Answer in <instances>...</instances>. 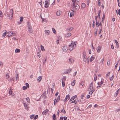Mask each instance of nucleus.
Instances as JSON below:
<instances>
[{
  "label": "nucleus",
  "instance_id": "nucleus-6",
  "mask_svg": "<svg viewBox=\"0 0 120 120\" xmlns=\"http://www.w3.org/2000/svg\"><path fill=\"white\" fill-rule=\"evenodd\" d=\"M45 8H47L48 7V2L47 0H46L45 1Z\"/></svg>",
  "mask_w": 120,
  "mask_h": 120
},
{
  "label": "nucleus",
  "instance_id": "nucleus-21",
  "mask_svg": "<svg viewBox=\"0 0 120 120\" xmlns=\"http://www.w3.org/2000/svg\"><path fill=\"white\" fill-rule=\"evenodd\" d=\"M45 32V34L47 35H49L50 33L49 31L48 30H46Z\"/></svg>",
  "mask_w": 120,
  "mask_h": 120
},
{
  "label": "nucleus",
  "instance_id": "nucleus-50",
  "mask_svg": "<svg viewBox=\"0 0 120 120\" xmlns=\"http://www.w3.org/2000/svg\"><path fill=\"white\" fill-rule=\"evenodd\" d=\"M34 115H31L30 117V118L31 119H33V118H34Z\"/></svg>",
  "mask_w": 120,
  "mask_h": 120
},
{
  "label": "nucleus",
  "instance_id": "nucleus-20",
  "mask_svg": "<svg viewBox=\"0 0 120 120\" xmlns=\"http://www.w3.org/2000/svg\"><path fill=\"white\" fill-rule=\"evenodd\" d=\"M86 6V4L84 3L82 4L81 5V8H84Z\"/></svg>",
  "mask_w": 120,
  "mask_h": 120
},
{
  "label": "nucleus",
  "instance_id": "nucleus-39",
  "mask_svg": "<svg viewBox=\"0 0 120 120\" xmlns=\"http://www.w3.org/2000/svg\"><path fill=\"white\" fill-rule=\"evenodd\" d=\"M47 60V58H46L45 60L43 61V65H44L45 63H46Z\"/></svg>",
  "mask_w": 120,
  "mask_h": 120
},
{
  "label": "nucleus",
  "instance_id": "nucleus-26",
  "mask_svg": "<svg viewBox=\"0 0 120 120\" xmlns=\"http://www.w3.org/2000/svg\"><path fill=\"white\" fill-rule=\"evenodd\" d=\"M41 50L43 51H44L45 50L44 47L42 45H41Z\"/></svg>",
  "mask_w": 120,
  "mask_h": 120
},
{
  "label": "nucleus",
  "instance_id": "nucleus-19",
  "mask_svg": "<svg viewBox=\"0 0 120 120\" xmlns=\"http://www.w3.org/2000/svg\"><path fill=\"white\" fill-rule=\"evenodd\" d=\"M73 61V60L72 59L70 58L69 59L68 62L69 63L71 64L72 63V61Z\"/></svg>",
  "mask_w": 120,
  "mask_h": 120
},
{
  "label": "nucleus",
  "instance_id": "nucleus-40",
  "mask_svg": "<svg viewBox=\"0 0 120 120\" xmlns=\"http://www.w3.org/2000/svg\"><path fill=\"white\" fill-rule=\"evenodd\" d=\"M20 51V50L19 49H16L15 50V52H19Z\"/></svg>",
  "mask_w": 120,
  "mask_h": 120
},
{
  "label": "nucleus",
  "instance_id": "nucleus-36",
  "mask_svg": "<svg viewBox=\"0 0 120 120\" xmlns=\"http://www.w3.org/2000/svg\"><path fill=\"white\" fill-rule=\"evenodd\" d=\"M80 85L82 86L84 85V83L83 82H82L80 84Z\"/></svg>",
  "mask_w": 120,
  "mask_h": 120
},
{
  "label": "nucleus",
  "instance_id": "nucleus-23",
  "mask_svg": "<svg viewBox=\"0 0 120 120\" xmlns=\"http://www.w3.org/2000/svg\"><path fill=\"white\" fill-rule=\"evenodd\" d=\"M66 79V76H64L62 79V81H65Z\"/></svg>",
  "mask_w": 120,
  "mask_h": 120
},
{
  "label": "nucleus",
  "instance_id": "nucleus-61",
  "mask_svg": "<svg viewBox=\"0 0 120 120\" xmlns=\"http://www.w3.org/2000/svg\"><path fill=\"white\" fill-rule=\"evenodd\" d=\"M42 97L44 99H45L46 98V96L45 95H43L42 96Z\"/></svg>",
  "mask_w": 120,
  "mask_h": 120
},
{
  "label": "nucleus",
  "instance_id": "nucleus-62",
  "mask_svg": "<svg viewBox=\"0 0 120 120\" xmlns=\"http://www.w3.org/2000/svg\"><path fill=\"white\" fill-rule=\"evenodd\" d=\"M76 73H77V72L76 71L75 72H74V74H73V76H75L76 75Z\"/></svg>",
  "mask_w": 120,
  "mask_h": 120
},
{
  "label": "nucleus",
  "instance_id": "nucleus-32",
  "mask_svg": "<svg viewBox=\"0 0 120 120\" xmlns=\"http://www.w3.org/2000/svg\"><path fill=\"white\" fill-rule=\"evenodd\" d=\"M75 80H74L71 83V85L72 86H74L75 85Z\"/></svg>",
  "mask_w": 120,
  "mask_h": 120
},
{
  "label": "nucleus",
  "instance_id": "nucleus-49",
  "mask_svg": "<svg viewBox=\"0 0 120 120\" xmlns=\"http://www.w3.org/2000/svg\"><path fill=\"white\" fill-rule=\"evenodd\" d=\"M26 100L28 102H29L30 101V100L29 98H26Z\"/></svg>",
  "mask_w": 120,
  "mask_h": 120
},
{
  "label": "nucleus",
  "instance_id": "nucleus-41",
  "mask_svg": "<svg viewBox=\"0 0 120 120\" xmlns=\"http://www.w3.org/2000/svg\"><path fill=\"white\" fill-rule=\"evenodd\" d=\"M113 77H114V75H112V77H111L110 78V80L111 81H112L113 80Z\"/></svg>",
  "mask_w": 120,
  "mask_h": 120
},
{
  "label": "nucleus",
  "instance_id": "nucleus-14",
  "mask_svg": "<svg viewBox=\"0 0 120 120\" xmlns=\"http://www.w3.org/2000/svg\"><path fill=\"white\" fill-rule=\"evenodd\" d=\"M72 42L73 43V46L74 47V49L75 48V47L76 46L77 42H74L73 41H72Z\"/></svg>",
  "mask_w": 120,
  "mask_h": 120
},
{
  "label": "nucleus",
  "instance_id": "nucleus-54",
  "mask_svg": "<svg viewBox=\"0 0 120 120\" xmlns=\"http://www.w3.org/2000/svg\"><path fill=\"white\" fill-rule=\"evenodd\" d=\"M37 55L38 57H39L41 56V55H40V53L39 52H38L37 53Z\"/></svg>",
  "mask_w": 120,
  "mask_h": 120
},
{
  "label": "nucleus",
  "instance_id": "nucleus-34",
  "mask_svg": "<svg viewBox=\"0 0 120 120\" xmlns=\"http://www.w3.org/2000/svg\"><path fill=\"white\" fill-rule=\"evenodd\" d=\"M61 112H62L64 114L66 113V111L64 108H63L62 110L61 111Z\"/></svg>",
  "mask_w": 120,
  "mask_h": 120
},
{
  "label": "nucleus",
  "instance_id": "nucleus-51",
  "mask_svg": "<svg viewBox=\"0 0 120 120\" xmlns=\"http://www.w3.org/2000/svg\"><path fill=\"white\" fill-rule=\"evenodd\" d=\"M23 21V18L22 17H21L20 18V21L21 22H22Z\"/></svg>",
  "mask_w": 120,
  "mask_h": 120
},
{
  "label": "nucleus",
  "instance_id": "nucleus-55",
  "mask_svg": "<svg viewBox=\"0 0 120 120\" xmlns=\"http://www.w3.org/2000/svg\"><path fill=\"white\" fill-rule=\"evenodd\" d=\"M26 86L28 88L29 87V84H28V83H26Z\"/></svg>",
  "mask_w": 120,
  "mask_h": 120
},
{
  "label": "nucleus",
  "instance_id": "nucleus-13",
  "mask_svg": "<svg viewBox=\"0 0 120 120\" xmlns=\"http://www.w3.org/2000/svg\"><path fill=\"white\" fill-rule=\"evenodd\" d=\"M115 41L116 45V47L117 48H118L119 47L118 43L116 40H115Z\"/></svg>",
  "mask_w": 120,
  "mask_h": 120
},
{
  "label": "nucleus",
  "instance_id": "nucleus-15",
  "mask_svg": "<svg viewBox=\"0 0 120 120\" xmlns=\"http://www.w3.org/2000/svg\"><path fill=\"white\" fill-rule=\"evenodd\" d=\"M74 11H73V10L72 11V12L70 13V17H71L72 16V15H74Z\"/></svg>",
  "mask_w": 120,
  "mask_h": 120
},
{
  "label": "nucleus",
  "instance_id": "nucleus-17",
  "mask_svg": "<svg viewBox=\"0 0 120 120\" xmlns=\"http://www.w3.org/2000/svg\"><path fill=\"white\" fill-rule=\"evenodd\" d=\"M42 79V77L41 76H40L38 78V80L39 82H40L41 80Z\"/></svg>",
  "mask_w": 120,
  "mask_h": 120
},
{
  "label": "nucleus",
  "instance_id": "nucleus-5",
  "mask_svg": "<svg viewBox=\"0 0 120 120\" xmlns=\"http://www.w3.org/2000/svg\"><path fill=\"white\" fill-rule=\"evenodd\" d=\"M28 31L30 33H33V31L32 29V28L31 26H28Z\"/></svg>",
  "mask_w": 120,
  "mask_h": 120
},
{
  "label": "nucleus",
  "instance_id": "nucleus-12",
  "mask_svg": "<svg viewBox=\"0 0 120 120\" xmlns=\"http://www.w3.org/2000/svg\"><path fill=\"white\" fill-rule=\"evenodd\" d=\"M61 12L60 11H57L56 15L57 16H60L61 14Z\"/></svg>",
  "mask_w": 120,
  "mask_h": 120
},
{
  "label": "nucleus",
  "instance_id": "nucleus-60",
  "mask_svg": "<svg viewBox=\"0 0 120 120\" xmlns=\"http://www.w3.org/2000/svg\"><path fill=\"white\" fill-rule=\"evenodd\" d=\"M89 60L90 58L89 57L87 58V59H86V61H87L88 62V63H89Z\"/></svg>",
  "mask_w": 120,
  "mask_h": 120
},
{
  "label": "nucleus",
  "instance_id": "nucleus-48",
  "mask_svg": "<svg viewBox=\"0 0 120 120\" xmlns=\"http://www.w3.org/2000/svg\"><path fill=\"white\" fill-rule=\"evenodd\" d=\"M119 90V89L118 90H117V91L116 92V93L115 95H116V96H117V95H118V94L119 93V92L118 91Z\"/></svg>",
  "mask_w": 120,
  "mask_h": 120
},
{
  "label": "nucleus",
  "instance_id": "nucleus-11",
  "mask_svg": "<svg viewBox=\"0 0 120 120\" xmlns=\"http://www.w3.org/2000/svg\"><path fill=\"white\" fill-rule=\"evenodd\" d=\"M77 96L75 95L73 96L70 99V101H71L75 99V98H76L77 97Z\"/></svg>",
  "mask_w": 120,
  "mask_h": 120
},
{
  "label": "nucleus",
  "instance_id": "nucleus-56",
  "mask_svg": "<svg viewBox=\"0 0 120 120\" xmlns=\"http://www.w3.org/2000/svg\"><path fill=\"white\" fill-rule=\"evenodd\" d=\"M38 115H36L35 116V117H34V119L36 120L38 118Z\"/></svg>",
  "mask_w": 120,
  "mask_h": 120
},
{
  "label": "nucleus",
  "instance_id": "nucleus-29",
  "mask_svg": "<svg viewBox=\"0 0 120 120\" xmlns=\"http://www.w3.org/2000/svg\"><path fill=\"white\" fill-rule=\"evenodd\" d=\"M73 29V27H71L70 28H68L67 29V30L68 31H71Z\"/></svg>",
  "mask_w": 120,
  "mask_h": 120
},
{
  "label": "nucleus",
  "instance_id": "nucleus-28",
  "mask_svg": "<svg viewBox=\"0 0 120 120\" xmlns=\"http://www.w3.org/2000/svg\"><path fill=\"white\" fill-rule=\"evenodd\" d=\"M15 78H11L8 81H9L10 82L11 81H13L14 80Z\"/></svg>",
  "mask_w": 120,
  "mask_h": 120
},
{
  "label": "nucleus",
  "instance_id": "nucleus-33",
  "mask_svg": "<svg viewBox=\"0 0 120 120\" xmlns=\"http://www.w3.org/2000/svg\"><path fill=\"white\" fill-rule=\"evenodd\" d=\"M104 79L102 78L101 79V80L100 82V83L102 85L104 82Z\"/></svg>",
  "mask_w": 120,
  "mask_h": 120
},
{
  "label": "nucleus",
  "instance_id": "nucleus-31",
  "mask_svg": "<svg viewBox=\"0 0 120 120\" xmlns=\"http://www.w3.org/2000/svg\"><path fill=\"white\" fill-rule=\"evenodd\" d=\"M94 57L92 56H91L90 58V62H92L94 60Z\"/></svg>",
  "mask_w": 120,
  "mask_h": 120
},
{
  "label": "nucleus",
  "instance_id": "nucleus-22",
  "mask_svg": "<svg viewBox=\"0 0 120 120\" xmlns=\"http://www.w3.org/2000/svg\"><path fill=\"white\" fill-rule=\"evenodd\" d=\"M53 119V120H56V115L55 114H54L52 116Z\"/></svg>",
  "mask_w": 120,
  "mask_h": 120
},
{
  "label": "nucleus",
  "instance_id": "nucleus-25",
  "mask_svg": "<svg viewBox=\"0 0 120 120\" xmlns=\"http://www.w3.org/2000/svg\"><path fill=\"white\" fill-rule=\"evenodd\" d=\"M72 71V69H69L67 71V74H68L69 73L71 72Z\"/></svg>",
  "mask_w": 120,
  "mask_h": 120
},
{
  "label": "nucleus",
  "instance_id": "nucleus-1",
  "mask_svg": "<svg viewBox=\"0 0 120 120\" xmlns=\"http://www.w3.org/2000/svg\"><path fill=\"white\" fill-rule=\"evenodd\" d=\"M11 11H12L11 12V15L10 16L9 15H8V17H9V18L10 19H12L13 17V10L12 9H11Z\"/></svg>",
  "mask_w": 120,
  "mask_h": 120
},
{
  "label": "nucleus",
  "instance_id": "nucleus-44",
  "mask_svg": "<svg viewBox=\"0 0 120 120\" xmlns=\"http://www.w3.org/2000/svg\"><path fill=\"white\" fill-rule=\"evenodd\" d=\"M6 32L4 33L2 35V36L3 37H5L6 35Z\"/></svg>",
  "mask_w": 120,
  "mask_h": 120
},
{
  "label": "nucleus",
  "instance_id": "nucleus-27",
  "mask_svg": "<svg viewBox=\"0 0 120 120\" xmlns=\"http://www.w3.org/2000/svg\"><path fill=\"white\" fill-rule=\"evenodd\" d=\"M83 56L84 59H85L86 56V53L85 52H84L83 53Z\"/></svg>",
  "mask_w": 120,
  "mask_h": 120
},
{
  "label": "nucleus",
  "instance_id": "nucleus-10",
  "mask_svg": "<svg viewBox=\"0 0 120 120\" xmlns=\"http://www.w3.org/2000/svg\"><path fill=\"white\" fill-rule=\"evenodd\" d=\"M48 112V109H46L43 112L42 114L43 115H45L47 114V113Z\"/></svg>",
  "mask_w": 120,
  "mask_h": 120
},
{
  "label": "nucleus",
  "instance_id": "nucleus-18",
  "mask_svg": "<svg viewBox=\"0 0 120 120\" xmlns=\"http://www.w3.org/2000/svg\"><path fill=\"white\" fill-rule=\"evenodd\" d=\"M79 8V5L78 4L75 5V8L77 10H78Z\"/></svg>",
  "mask_w": 120,
  "mask_h": 120
},
{
  "label": "nucleus",
  "instance_id": "nucleus-53",
  "mask_svg": "<svg viewBox=\"0 0 120 120\" xmlns=\"http://www.w3.org/2000/svg\"><path fill=\"white\" fill-rule=\"evenodd\" d=\"M22 88L23 90H25L27 89V87L26 86H24Z\"/></svg>",
  "mask_w": 120,
  "mask_h": 120
},
{
  "label": "nucleus",
  "instance_id": "nucleus-43",
  "mask_svg": "<svg viewBox=\"0 0 120 120\" xmlns=\"http://www.w3.org/2000/svg\"><path fill=\"white\" fill-rule=\"evenodd\" d=\"M101 1L100 0H98V5L99 6H100L101 5Z\"/></svg>",
  "mask_w": 120,
  "mask_h": 120
},
{
  "label": "nucleus",
  "instance_id": "nucleus-37",
  "mask_svg": "<svg viewBox=\"0 0 120 120\" xmlns=\"http://www.w3.org/2000/svg\"><path fill=\"white\" fill-rule=\"evenodd\" d=\"M98 86H97V88L100 87L102 85L100 83V82H98Z\"/></svg>",
  "mask_w": 120,
  "mask_h": 120
},
{
  "label": "nucleus",
  "instance_id": "nucleus-63",
  "mask_svg": "<svg viewBox=\"0 0 120 120\" xmlns=\"http://www.w3.org/2000/svg\"><path fill=\"white\" fill-rule=\"evenodd\" d=\"M42 0H41V2H39V4L41 5V7L42 6Z\"/></svg>",
  "mask_w": 120,
  "mask_h": 120
},
{
  "label": "nucleus",
  "instance_id": "nucleus-47",
  "mask_svg": "<svg viewBox=\"0 0 120 120\" xmlns=\"http://www.w3.org/2000/svg\"><path fill=\"white\" fill-rule=\"evenodd\" d=\"M52 30L54 34H56V32L55 29L54 28H52Z\"/></svg>",
  "mask_w": 120,
  "mask_h": 120
},
{
  "label": "nucleus",
  "instance_id": "nucleus-59",
  "mask_svg": "<svg viewBox=\"0 0 120 120\" xmlns=\"http://www.w3.org/2000/svg\"><path fill=\"white\" fill-rule=\"evenodd\" d=\"M60 96H59L58 97V98H57L56 100H57L58 101H59V100H60Z\"/></svg>",
  "mask_w": 120,
  "mask_h": 120
},
{
  "label": "nucleus",
  "instance_id": "nucleus-4",
  "mask_svg": "<svg viewBox=\"0 0 120 120\" xmlns=\"http://www.w3.org/2000/svg\"><path fill=\"white\" fill-rule=\"evenodd\" d=\"M63 50L64 52H66L68 50V48L66 46H64L63 48Z\"/></svg>",
  "mask_w": 120,
  "mask_h": 120
},
{
  "label": "nucleus",
  "instance_id": "nucleus-64",
  "mask_svg": "<svg viewBox=\"0 0 120 120\" xmlns=\"http://www.w3.org/2000/svg\"><path fill=\"white\" fill-rule=\"evenodd\" d=\"M60 120H63V117L62 116L60 117Z\"/></svg>",
  "mask_w": 120,
  "mask_h": 120
},
{
  "label": "nucleus",
  "instance_id": "nucleus-58",
  "mask_svg": "<svg viewBox=\"0 0 120 120\" xmlns=\"http://www.w3.org/2000/svg\"><path fill=\"white\" fill-rule=\"evenodd\" d=\"M11 34L12 35V36H16V35L15 33H11Z\"/></svg>",
  "mask_w": 120,
  "mask_h": 120
},
{
  "label": "nucleus",
  "instance_id": "nucleus-24",
  "mask_svg": "<svg viewBox=\"0 0 120 120\" xmlns=\"http://www.w3.org/2000/svg\"><path fill=\"white\" fill-rule=\"evenodd\" d=\"M7 34H8V35H7V36L8 37H10V36H12V35L11 34V32H8L7 33Z\"/></svg>",
  "mask_w": 120,
  "mask_h": 120
},
{
  "label": "nucleus",
  "instance_id": "nucleus-38",
  "mask_svg": "<svg viewBox=\"0 0 120 120\" xmlns=\"http://www.w3.org/2000/svg\"><path fill=\"white\" fill-rule=\"evenodd\" d=\"M93 88V86L92 85H90L89 88V89L90 90H91Z\"/></svg>",
  "mask_w": 120,
  "mask_h": 120
},
{
  "label": "nucleus",
  "instance_id": "nucleus-2",
  "mask_svg": "<svg viewBox=\"0 0 120 120\" xmlns=\"http://www.w3.org/2000/svg\"><path fill=\"white\" fill-rule=\"evenodd\" d=\"M23 103L25 109L27 110H28L29 108L27 104H26L25 102H24V101L23 102Z\"/></svg>",
  "mask_w": 120,
  "mask_h": 120
},
{
  "label": "nucleus",
  "instance_id": "nucleus-9",
  "mask_svg": "<svg viewBox=\"0 0 120 120\" xmlns=\"http://www.w3.org/2000/svg\"><path fill=\"white\" fill-rule=\"evenodd\" d=\"M101 46H98V47H97V50L98 52H100V50L101 49Z\"/></svg>",
  "mask_w": 120,
  "mask_h": 120
},
{
  "label": "nucleus",
  "instance_id": "nucleus-8",
  "mask_svg": "<svg viewBox=\"0 0 120 120\" xmlns=\"http://www.w3.org/2000/svg\"><path fill=\"white\" fill-rule=\"evenodd\" d=\"M96 26L98 25V27L99 26H100L101 27H102V25L101 23L100 22V23H99L98 21V22H96Z\"/></svg>",
  "mask_w": 120,
  "mask_h": 120
},
{
  "label": "nucleus",
  "instance_id": "nucleus-42",
  "mask_svg": "<svg viewBox=\"0 0 120 120\" xmlns=\"http://www.w3.org/2000/svg\"><path fill=\"white\" fill-rule=\"evenodd\" d=\"M62 83L63 87H64L65 86V83L64 81H62Z\"/></svg>",
  "mask_w": 120,
  "mask_h": 120
},
{
  "label": "nucleus",
  "instance_id": "nucleus-45",
  "mask_svg": "<svg viewBox=\"0 0 120 120\" xmlns=\"http://www.w3.org/2000/svg\"><path fill=\"white\" fill-rule=\"evenodd\" d=\"M9 77V74L8 73H7L6 74V78L8 79Z\"/></svg>",
  "mask_w": 120,
  "mask_h": 120
},
{
  "label": "nucleus",
  "instance_id": "nucleus-30",
  "mask_svg": "<svg viewBox=\"0 0 120 120\" xmlns=\"http://www.w3.org/2000/svg\"><path fill=\"white\" fill-rule=\"evenodd\" d=\"M94 90H92L90 91H89V94H92L93 93L94 91Z\"/></svg>",
  "mask_w": 120,
  "mask_h": 120
},
{
  "label": "nucleus",
  "instance_id": "nucleus-52",
  "mask_svg": "<svg viewBox=\"0 0 120 120\" xmlns=\"http://www.w3.org/2000/svg\"><path fill=\"white\" fill-rule=\"evenodd\" d=\"M97 77L95 75V77L94 78V80L95 82L96 80H97Z\"/></svg>",
  "mask_w": 120,
  "mask_h": 120
},
{
  "label": "nucleus",
  "instance_id": "nucleus-46",
  "mask_svg": "<svg viewBox=\"0 0 120 120\" xmlns=\"http://www.w3.org/2000/svg\"><path fill=\"white\" fill-rule=\"evenodd\" d=\"M105 14L104 13L103 14V16L102 19V21H103L104 20V19H105Z\"/></svg>",
  "mask_w": 120,
  "mask_h": 120
},
{
  "label": "nucleus",
  "instance_id": "nucleus-7",
  "mask_svg": "<svg viewBox=\"0 0 120 120\" xmlns=\"http://www.w3.org/2000/svg\"><path fill=\"white\" fill-rule=\"evenodd\" d=\"M70 98V95L69 94L67 95L64 99V101H67V100H69Z\"/></svg>",
  "mask_w": 120,
  "mask_h": 120
},
{
  "label": "nucleus",
  "instance_id": "nucleus-57",
  "mask_svg": "<svg viewBox=\"0 0 120 120\" xmlns=\"http://www.w3.org/2000/svg\"><path fill=\"white\" fill-rule=\"evenodd\" d=\"M71 103H74L75 104H76L77 103V101H76L74 100L73 101H72L71 102Z\"/></svg>",
  "mask_w": 120,
  "mask_h": 120
},
{
  "label": "nucleus",
  "instance_id": "nucleus-35",
  "mask_svg": "<svg viewBox=\"0 0 120 120\" xmlns=\"http://www.w3.org/2000/svg\"><path fill=\"white\" fill-rule=\"evenodd\" d=\"M9 94L11 95H14V94L13 93L12 94V91L11 90H10L9 91Z\"/></svg>",
  "mask_w": 120,
  "mask_h": 120
},
{
  "label": "nucleus",
  "instance_id": "nucleus-3",
  "mask_svg": "<svg viewBox=\"0 0 120 120\" xmlns=\"http://www.w3.org/2000/svg\"><path fill=\"white\" fill-rule=\"evenodd\" d=\"M73 45V44L72 42H71L70 45H69V49L70 50H71L73 49H74Z\"/></svg>",
  "mask_w": 120,
  "mask_h": 120
},
{
  "label": "nucleus",
  "instance_id": "nucleus-16",
  "mask_svg": "<svg viewBox=\"0 0 120 120\" xmlns=\"http://www.w3.org/2000/svg\"><path fill=\"white\" fill-rule=\"evenodd\" d=\"M71 35V33H69L66 34L65 35V37H68Z\"/></svg>",
  "mask_w": 120,
  "mask_h": 120
}]
</instances>
